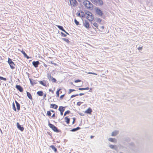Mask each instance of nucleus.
Instances as JSON below:
<instances>
[{"label":"nucleus","instance_id":"obj_3","mask_svg":"<svg viewBox=\"0 0 153 153\" xmlns=\"http://www.w3.org/2000/svg\"><path fill=\"white\" fill-rule=\"evenodd\" d=\"M94 4H97L99 5H102L103 4L102 0H90Z\"/></svg>","mask_w":153,"mask_h":153},{"label":"nucleus","instance_id":"obj_31","mask_svg":"<svg viewBox=\"0 0 153 153\" xmlns=\"http://www.w3.org/2000/svg\"><path fill=\"white\" fill-rule=\"evenodd\" d=\"M12 105H13V110L15 111H16V107L15 106V105L14 104V102H13L12 104Z\"/></svg>","mask_w":153,"mask_h":153},{"label":"nucleus","instance_id":"obj_40","mask_svg":"<svg viewBox=\"0 0 153 153\" xmlns=\"http://www.w3.org/2000/svg\"><path fill=\"white\" fill-rule=\"evenodd\" d=\"M63 40H64L67 43H69V41L68 39L65 38H63Z\"/></svg>","mask_w":153,"mask_h":153},{"label":"nucleus","instance_id":"obj_58","mask_svg":"<svg viewBox=\"0 0 153 153\" xmlns=\"http://www.w3.org/2000/svg\"><path fill=\"white\" fill-rule=\"evenodd\" d=\"M94 137V136H91V138H93Z\"/></svg>","mask_w":153,"mask_h":153},{"label":"nucleus","instance_id":"obj_42","mask_svg":"<svg viewBox=\"0 0 153 153\" xmlns=\"http://www.w3.org/2000/svg\"><path fill=\"white\" fill-rule=\"evenodd\" d=\"M74 22L76 25L79 24V22L76 19H74Z\"/></svg>","mask_w":153,"mask_h":153},{"label":"nucleus","instance_id":"obj_47","mask_svg":"<svg viewBox=\"0 0 153 153\" xmlns=\"http://www.w3.org/2000/svg\"><path fill=\"white\" fill-rule=\"evenodd\" d=\"M49 63H51V64H52L54 65H55V66H56V65H57V64H56V63H54V62H52V61H50V62H49Z\"/></svg>","mask_w":153,"mask_h":153},{"label":"nucleus","instance_id":"obj_6","mask_svg":"<svg viewBox=\"0 0 153 153\" xmlns=\"http://www.w3.org/2000/svg\"><path fill=\"white\" fill-rule=\"evenodd\" d=\"M95 12L97 14L100 16H102L103 15L102 12V10L98 8H95Z\"/></svg>","mask_w":153,"mask_h":153},{"label":"nucleus","instance_id":"obj_59","mask_svg":"<svg viewBox=\"0 0 153 153\" xmlns=\"http://www.w3.org/2000/svg\"><path fill=\"white\" fill-rule=\"evenodd\" d=\"M62 33V34H63V35L64 36H66V35L65 34H64V33Z\"/></svg>","mask_w":153,"mask_h":153},{"label":"nucleus","instance_id":"obj_12","mask_svg":"<svg viewBox=\"0 0 153 153\" xmlns=\"http://www.w3.org/2000/svg\"><path fill=\"white\" fill-rule=\"evenodd\" d=\"M50 107L51 108L57 109L58 107V106L55 104L52 103L51 104Z\"/></svg>","mask_w":153,"mask_h":153},{"label":"nucleus","instance_id":"obj_35","mask_svg":"<svg viewBox=\"0 0 153 153\" xmlns=\"http://www.w3.org/2000/svg\"><path fill=\"white\" fill-rule=\"evenodd\" d=\"M51 111H48L47 112V115L49 117H50L51 116Z\"/></svg>","mask_w":153,"mask_h":153},{"label":"nucleus","instance_id":"obj_23","mask_svg":"<svg viewBox=\"0 0 153 153\" xmlns=\"http://www.w3.org/2000/svg\"><path fill=\"white\" fill-rule=\"evenodd\" d=\"M37 94L38 95L40 96H42L43 94V92L41 91H38L37 93Z\"/></svg>","mask_w":153,"mask_h":153},{"label":"nucleus","instance_id":"obj_41","mask_svg":"<svg viewBox=\"0 0 153 153\" xmlns=\"http://www.w3.org/2000/svg\"><path fill=\"white\" fill-rule=\"evenodd\" d=\"M0 79L1 80H3L4 81H6L7 80L6 78H4V77L1 76H0Z\"/></svg>","mask_w":153,"mask_h":153},{"label":"nucleus","instance_id":"obj_55","mask_svg":"<svg viewBox=\"0 0 153 153\" xmlns=\"http://www.w3.org/2000/svg\"><path fill=\"white\" fill-rule=\"evenodd\" d=\"M64 112H60V115L62 116L63 115Z\"/></svg>","mask_w":153,"mask_h":153},{"label":"nucleus","instance_id":"obj_25","mask_svg":"<svg viewBox=\"0 0 153 153\" xmlns=\"http://www.w3.org/2000/svg\"><path fill=\"white\" fill-rule=\"evenodd\" d=\"M62 90L61 88L58 89L56 91V97H59V92Z\"/></svg>","mask_w":153,"mask_h":153},{"label":"nucleus","instance_id":"obj_57","mask_svg":"<svg viewBox=\"0 0 153 153\" xmlns=\"http://www.w3.org/2000/svg\"><path fill=\"white\" fill-rule=\"evenodd\" d=\"M51 111V112H52L53 113H54V111L53 110H51V111Z\"/></svg>","mask_w":153,"mask_h":153},{"label":"nucleus","instance_id":"obj_37","mask_svg":"<svg viewBox=\"0 0 153 153\" xmlns=\"http://www.w3.org/2000/svg\"><path fill=\"white\" fill-rule=\"evenodd\" d=\"M30 82L31 84L32 85H33L34 84H36V83H35V82L33 80H31V79H30Z\"/></svg>","mask_w":153,"mask_h":153},{"label":"nucleus","instance_id":"obj_29","mask_svg":"<svg viewBox=\"0 0 153 153\" xmlns=\"http://www.w3.org/2000/svg\"><path fill=\"white\" fill-rule=\"evenodd\" d=\"M78 89L79 90H88L89 89V88L88 87L86 88H79Z\"/></svg>","mask_w":153,"mask_h":153},{"label":"nucleus","instance_id":"obj_38","mask_svg":"<svg viewBox=\"0 0 153 153\" xmlns=\"http://www.w3.org/2000/svg\"><path fill=\"white\" fill-rule=\"evenodd\" d=\"M108 140L110 141H111V142H115V140L114 139H113V138H109Z\"/></svg>","mask_w":153,"mask_h":153},{"label":"nucleus","instance_id":"obj_51","mask_svg":"<svg viewBox=\"0 0 153 153\" xmlns=\"http://www.w3.org/2000/svg\"><path fill=\"white\" fill-rule=\"evenodd\" d=\"M73 121L72 122V124H74L75 123L76 118L75 117H74L73 118Z\"/></svg>","mask_w":153,"mask_h":153},{"label":"nucleus","instance_id":"obj_52","mask_svg":"<svg viewBox=\"0 0 153 153\" xmlns=\"http://www.w3.org/2000/svg\"><path fill=\"white\" fill-rule=\"evenodd\" d=\"M110 147L112 149H113L114 147V146L113 145H110Z\"/></svg>","mask_w":153,"mask_h":153},{"label":"nucleus","instance_id":"obj_30","mask_svg":"<svg viewBox=\"0 0 153 153\" xmlns=\"http://www.w3.org/2000/svg\"><path fill=\"white\" fill-rule=\"evenodd\" d=\"M104 29V26H102L100 27V29H99V31L100 32H102L103 31V30Z\"/></svg>","mask_w":153,"mask_h":153},{"label":"nucleus","instance_id":"obj_27","mask_svg":"<svg viewBox=\"0 0 153 153\" xmlns=\"http://www.w3.org/2000/svg\"><path fill=\"white\" fill-rule=\"evenodd\" d=\"M118 134V131H115L113 132L111 134V136H116Z\"/></svg>","mask_w":153,"mask_h":153},{"label":"nucleus","instance_id":"obj_61","mask_svg":"<svg viewBox=\"0 0 153 153\" xmlns=\"http://www.w3.org/2000/svg\"><path fill=\"white\" fill-rule=\"evenodd\" d=\"M62 91H60V93H62Z\"/></svg>","mask_w":153,"mask_h":153},{"label":"nucleus","instance_id":"obj_33","mask_svg":"<svg viewBox=\"0 0 153 153\" xmlns=\"http://www.w3.org/2000/svg\"><path fill=\"white\" fill-rule=\"evenodd\" d=\"M51 81L53 82H56V80L55 78H53L52 77H51Z\"/></svg>","mask_w":153,"mask_h":153},{"label":"nucleus","instance_id":"obj_18","mask_svg":"<svg viewBox=\"0 0 153 153\" xmlns=\"http://www.w3.org/2000/svg\"><path fill=\"white\" fill-rule=\"evenodd\" d=\"M21 52L24 55V56L26 57L27 59H29L30 58V57L28 56H27V55L24 51H21Z\"/></svg>","mask_w":153,"mask_h":153},{"label":"nucleus","instance_id":"obj_36","mask_svg":"<svg viewBox=\"0 0 153 153\" xmlns=\"http://www.w3.org/2000/svg\"><path fill=\"white\" fill-rule=\"evenodd\" d=\"M75 91V90L74 89H70L69 90V91L68 92V94H71L72 92L73 91Z\"/></svg>","mask_w":153,"mask_h":153},{"label":"nucleus","instance_id":"obj_53","mask_svg":"<svg viewBox=\"0 0 153 153\" xmlns=\"http://www.w3.org/2000/svg\"><path fill=\"white\" fill-rule=\"evenodd\" d=\"M143 48L142 47H139L138 48V49L139 50H141Z\"/></svg>","mask_w":153,"mask_h":153},{"label":"nucleus","instance_id":"obj_16","mask_svg":"<svg viewBox=\"0 0 153 153\" xmlns=\"http://www.w3.org/2000/svg\"><path fill=\"white\" fill-rule=\"evenodd\" d=\"M39 83L44 86H46V82L45 81H40L39 82Z\"/></svg>","mask_w":153,"mask_h":153},{"label":"nucleus","instance_id":"obj_7","mask_svg":"<svg viewBox=\"0 0 153 153\" xmlns=\"http://www.w3.org/2000/svg\"><path fill=\"white\" fill-rule=\"evenodd\" d=\"M16 88L20 92H22L23 91V88L20 85H16Z\"/></svg>","mask_w":153,"mask_h":153},{"label":"nucleus","instance_id":"obj_44","mask_svg":"<svg viewBox=\"0 0 153 153\" xmlns=\"http://www.w3.org/2000/svg\"><path fill=\"white\" fill-rule=\"evenodd\" d=\"M88 74H94V75H97V74H96V73H94L90 72H89L88 73Z\"/></svg>","mask_w":153,"mask_h":153},{"label":"nucleus","instance_id":"obj_8","mask_svg":"<svg viewBox=\"0 0 153 153\" xmlns=\"http://www.w3.org/2000/svg\"><path fill=\"white\" fill-rule=\"evenodd\" d=\"M78 16L83 17L84 16V12L82 11H78L77 13Z\"/></svg>","mask_w":153,"mask_h":153},{"label":"nucleus","instance_id":"obj_48","mask_svg":"<svg viewBox=\"0 0 153 153\" xmlns=\"http://www.w3.org/2000/svg\"><path fill=\"white\" fill-rule=\"evenodd\" d=\"M49 92H51L52 94L54 93V91L52 90V89L51 88L49 89Z\"/></svg>","mask_w":153,"mask_h":153},{"label":"nucleus","instance_id":"obj_45","mask_svg":"<svg viewBox=\"0 0 153 153\" xmlns=\"http://www.w3.org/2000/svg\"><path fill=\"white\" fill-rule=\"evenodd\" d=\"M82 103V102H77V105L78 106H80Z\"/></svg>","mask_w":153,"mask_h":153},{"label":"nucleus","instance_id":"obj_4","mask_svg":"<svg viewBox=\"0 0 153 153\" xmlns=\"http://www.w3.org/2000/svg\"><path fill=\"white\" fill-rule=\"evenodd\" d=\"M48 125L49 127L54 131L56 132H58L59 131L58 128L54 125L50 123H49Z\"/></svg>","mask_w":153,"mask_h":153},{"label":"nucleus","instance_id":"obj_28","mask_svg":"<svg viewBox=\"0 0 153 153\" xmlns=\"http://www.w3.org/2000/svg\"><path fill=\"white\" fill-rule=\"evenodd\" d=\"M80 129V128L79 127H78L76 128H74L72 129L71 131H77V130L79 129Z\"/></svg>","mask_w":153,"mask_h":153},{"label":"nucleus","instance_id":"obj_2","mask_svg":"<svg viewBox=\"0 0 153 153\" xmlns=\"http://www.w3.org/2000/svg\"><path fill=\"white\" fill-rule=\"evenodd\" d=\"M83 4L87 8L91 9L93 8V4L89 1L86 0L83 2Z\"/></svg>","mask_w":153,"mask_h":153},{"label":"nucleus","instance_id":"obj_17","mask_svg":"<svg viewBox=\"0 0 153 153\" xmlns=\"http://www.w3.org/2000/svg\"><path fill=\"white\" fill-rule=\"evenodd\" d=\"M9 65H10V66L11 69H14L15 68V65L13 62L9 64Z\"/></svg>","mask_w":153,"mask_h":153},{"label":"nucleus","instance_id":"obj_19","mask_svg":"<svg viewBox=\"0 0 153 153\" xmlns=\"http://www.w3.org/2000/svg\"><path fill=\"white\" fill-rule=\"evenodd\" d=\"M21 52L24 55V56L26 57L27 59H29L30 58V57L28 56H27V55L24 51H21Z\"/></svg>","mask_w":153,"mask_h":153},{"label":"nucleus","instance_id":"obj_46","mask_svg":"<svg viewBox=\"0 0 153 153\" xmlns=\"http://www.w3.org/2000/svg\"><path fill=\"white\" fill-rule=\"evenodd\" d=\"M65 95V94H64L61 95L60 97V100H62L63 99V98L64 97Z\"/></svg>","mask_w":153,"mask_h":153},{"label":"nucleus","instance_id":"obj_13","mask_svg":"<svg viewBox=\"0 0 153 153\" xmlns=\"http://www.w3.org/2000/svg\"><path fill=\"white\" fill-rule=\"evenodd\" d=\"M65 107L62 106H60L58 109L60 112H64L65 110Z\"/></svg>","mask_w":153,"mask_h":153},{"label":"nucleus","instance_id":"obj_50","mask_svg":"<svg viewBox=\"0 0 153 153\" xmlns=\"http://www.w3.org/2000/svg\"><path fill=\"white\" fill-rule=\"evenodd\" d=\"M81 81V80L79 79H78L74 81V82L76 83L80 82Z\"/></svg>","mask_w":153,"mask_h":153},{"label":"nucleus","instance_id":"obj_11","mask_svg":"<svg viewBox=\"0 0 153 153\" xmlns=\"http://www.w3.org/2000/svg\"><path fill=\"white\" fill-rule=\"evenodd\" d=\"M84 26L87 28L89 29L90 27L89 23L87 21H85L84 24Z\"/></svg>","mask_w":153,"mask_h":153},{"label":"nucleus","instance_id":"obj_26","mask_svg":"<svg viewBox=\"0 0 153 153\" xmlns=\"http://www.w3.org/2000/svg\"><path fill=\"white\" fill-rule=\"evenodd\" d=\"M93 25L97 29H98L99 25L96 22H94V23H93Z\"/></svg>","mask_w":153,"mask_h":153},{"label":"nucleus","instance_id":"obj_21","mask_svg":"<svg viewBox=\"0 0 153 153\" xmlns=\"http://www.w3.org/2000/svg\"><path fill=\"white\" fill-rule=\"evenodd\" d=\"M65 122L67 124H68L70 123V119L68 118V117H66L65 118Z\"/></svg>","mask_w":153,"mask_h":153},{"label":"nucleus","instance_id":"obj_54","mask_svg":"<svg viewBox=\"0 0 153 153\" xmlns=\"http://www.w3.org/2000/svg\"><path fill=\"white\" fill-rule=\"evenodd\" d=\"M84 93H80L79 95L80 96H81L84 95Z\"/></svg>","mask_w":153,"mask_h":153},{"label":"nucleus","instance_id":"obj_5","mask_svg":"<svg viewBox=\"0 0 153 153\" xmlns=\"http://www.w3.org/2000/svg\"><path fill=\"white\" fill-rule=\"evenodd\" d=\"M70 4L72 6L75 7L77 4V2L76 0H70Z\"/></svg>","mask_w":153,"mask_h":153},{"label":"nucleus","instance_id":"obj_9","mask_svg":"<svg viewBox=\"0 0 153 153\" xmlns=\"http://www.w3.org/2000/svg\"><path fill=\"white\" fill-rule=\"evenodd\" d=\"M17 128L21 131H23L24 130V128L22 127L18 123H17Z\"/></svg>","mask_w":153,"mask_h":153},{"label":"nucleus","instance_id":"obj_22","mask_svg":"<svg viewBox=\"0 0 153 153\" xmlns=\"http://www.w3.org/2000/svg\"><path fill=\"white\" fill-rule=\"evenodd\" d=\"M27 96L29 99L30 100H32V97L30 92H27Z\"/></svg>","mask_w":153,"mask_h":153},{"label":"nucleus","instance_id":"obj_10","mask_svg":"<svg viewBox=\"0 0 153 153\" xmlns=\"http://www.w3.org/2000/svg\"><path fill=\"white\" fill-rule=\"evenodd\" d=\"M39 64V62L38 61L36 62L33 61L32 62V64L34 67L35 68H37L38 67V65Z\"/></svg>","mask_w":153,"mask_h":153},{"label":"nucleus","instance_id":"obj_20","mask_svg":"<svg viewBox=\"0 0 153 153\" xmlns=\"http://www.w3.org/2000/svg\"><path fill=\"white\" fill-rule=\"evenodd\" d=\"M56 26L59 29L62 30V31H64L66 33H67L63 29V27L62 26H60V25H57Z\"/></svg>","mask_w":153,"mask_h":153},{"label":"nucleus","instance_id":"obj_56","mask_svg":"<svg viewBox=\"0 0 153 153\" xmlns=\"http://www.w3.org/2000/svg\"><path fill=\"white\" fill-rule=\"evenodd\" d=\"M43 65L45 67H47V65L45 63H44Z\"/></svg>","mask_w":153,"mask_h":153},{"label":"nucleus","instance_id":"obj_14","mask_svg":"<svg viewBox=\"0 0 153 153\" xmlns=\"http://www.w3.org/2000/svg\"><path fill=\"white\" fill-rule=\"evenodd\" d=\"M15 102L16 104L17 109L18 111H19L20 110V105L16 100Z\"/></svg>","mask_w":153,"mask_h":153},{"label":"nucleus","instance_id":"obj_24","mask_svg":"<svg viewBox=\"0 0 153 153\" xmlns=\"http://www.w3.org/2000/svg\"><path fill=\"white\" fill-rule=\"evenodd\" d=\"M50 147H51L52 149H53L55 152H56L57 151V149L53 145H51L50 146Z\"/></svg>","mask_w":153,"mask_h":153},{"label":"nucleus","instance_id":"obj_15","mask_svg":"<svg viewBox=\"0 0 153 153\" xmlns=\"http://www.w3.org/2000/svg\"><path fill=\"white\" fill-rule=\"evenodd\" d=\"M92 112V109L90 108H89L86 110L85 111V113L89 114H91Z\"/></svg>","mask_w":153,"mask_h":153},{"label":"nucleus","instance_id":"obj_60","mask_svg":"<svg viewBox=\"0 0 153 153\" xmlns=\"http://www.w3.org/2000/svg\"><path fill=\"white\" fill-rule=\"evenodd\" d=\"M46 94H45L44 95V97H46Z\"/></svg>","mask_w":153,"mask_h":153},{"label":"nucleus","instance_id":"obj_1","mask_svg":"<svg viewBox=\"0 0 153 153\" xmlns=\"http://www.w3.org/2000/svg\"><path fill=\"white\" fill-rule=\"evenodd\" d=\"M85 16L86 19L90 21H92L94 19V15L89 11H87L85 13Z\"/></svg>","mask_w":153,"mask_h":153},{"label":"nucleus","instance_id":"obj_43","mask_svg":"<svg viewBox=\"0 0 153 153\" xmlns=\"http://www.w3.org/2000/svg\"><path fill=\"white\" fill-rule=\"evenodd\" d=\"M78 95H79L78 94H75V95H73L71 96V98H72L75 97L76 96H78Z\"/></svg>","mask_w":153,"mask_h":153},{"label":"nucleus","instance_id":"obj_49","mask_svg":"<svg viewBox=\"0 0 153 153\" xmlns=\"http://www.w3.org/2000/svg\"><path fill=\"white\" fill-rule=\"evenodd\" d=\"M55 117V114L54 113L51 116V118H52L53 119H54V118Z\"/></svg>","mask_w":153,"mask_h":153},{"label":"nucleus","instance_id":"obj_32","mask_svg":"<svg viewBox=\"0 0 153 153\" xmlns=\"http://www.w3.org/2000/svg\"><path fill=\"white\" fill-rule=\"evenodd\" d=\"M102 21V20L100 18H98L96 19V22L99 23H100Z\"/></svg>","mask_w":153,"mask_h":153},{"label":"nucleus","instance_id":"obj_39","mask_svg":"<svg viewBox=\"0 0 153 153\" xmlns=\"http://www.w3.org/2000/svg\"><path fill=\"white\" fill-rule=\"evenodd\" d=\"M13 62L12 61V59H10V58H8V62L9 63V64L11 63H12Z\"/></svg>","mask_w":153,"mask_h":153},{"label":"nucleus","instance_id":"obj_34","mask_svg":"<svg viewBox=\"0 0 153 153\" xmlns=\"http://www.w3.org/2000/svg\"><path fill=\"white\" fill-rule=\"evenodd\" d=\"M70 113V111L69 110H68L66 111L64 114V116H65L67 114H68Z\"/></svg>","mask_w":153,"mask_h":153}]
</instances>
